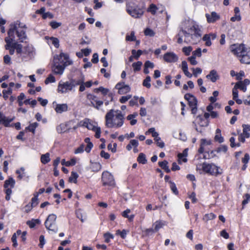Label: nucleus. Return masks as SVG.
<instances>
[{
  "label": "nucleus",
  "instance_id": "nucleus-29",
  "mask_svg": "<svg viewBox=\"0 0 250 250\" xmlns=\"http://www.w3.org/2000/svg\"><path fill=\"white\" fill-rule=\"evenodd\" d=\"M84 81V79L83 78L82 79H71L69 82L72 88L75 87L77 85H80Z\"/></svg>",
  "mask_w": 250,
  "mask_h": 250
},
{
  "label": "nucleus",
  "instance_id": "nucleus-46",
  "mask_svg": "<svg viewBox=\"0 0 250 250\" xmlns=\"http://www.w3.org/2000/svg\"><path fill=\"white\" fill-rule=\"evenodd\" d=\"M125 40L127 41H134L136 40V37L134 31H132L130 35H126Z\"/></svg>",
  "mask_w": 250,
  "mask_h": 250
},
{
  "label": "nucleus",
  "instance_id": "nucleus-7",
  "mask_svg": "<svg viewBox=\"0 0 250 250\" xmlns=\"http://www.w3.org/2000/svg\"><path fill=\"white\" fill-rule=\"evenodd\" d=\"M185 99L188 101V104L189 108L190 109L192 114L195 116L198 111V101L197 98L192 94L186 93L184 95Z\"/></svg>",
  "mask_w": 250,
  "mask_h": 250
},
{
  "label": "nucleus",
  "instance_id": "nucleus-13",
  "mask_svg": "<svg viewBox=\"0 0 250 250\" xmlns=\"http://www.w3.org/2000/svg\"><path fill=\"white\" fill-rule=\"evenodd\" d=\"M67 65V64L66 63H53L52 69L55 74L62 75Z\"/></svg>",
  "mask_w": 250,
  "mask_h": 250
},
{
  "label": "nucleus",
  "instance_id": "nucleus-10",
  "mask_svg": "<svg viewBox=\"0 0 250 250\" xmlns=\"http://www.w3.org/2000/svg\"><path fill=\"white\" fill-rule=\"evenodd\" d=\"M102 180L104 186H114L115 185L113 176L108 171H104L103 173Z\"/></svg>",
  "mask_w": 250,
  "mask_h": 250
},
{
  "label": "nucleus",
  "instance_id": "nucleus-27",
  "mask_svg": "<svg viewBox=\"0 0 250 250\" xmlns=\"http://www.w3.org/2000/svg\"><path fill=\"white\" fill-rule=\"evenodd\" d=\"M243 127V132L241 134L247 138H249L250 137V133L249 132L250 131V125H245L243 124L242 125Z\"/></svg>",
  "mask_w": 250,
  "mask_h": 250
},
{
  "label": "nucleus",
  "instance_id": "nucleus-9",
  "mask_svg": "<svg viewBox=\"0 0 250 250\" xmlns=\"http://www.w3.org/2000/svg\"><path fill=\"white\" fill-rule=\"evenodd\" d=\"M126 11L130 15L135 18H139L144 13L142 9L138 8L134 3L131 2L127 4Z\"/></svg>",
  "mask_w": 250,
  "mask_h": 250
},
{
  "label": "nucleus",
  "instance_id": "nucleus-53",
  "mask_svg": "<svg viewBox=\"0 0 250 250\" xmlns=\"http://www.w3.org/2000/svg\"><path fill=\"white\" fill-rule=\"evenodd\" d=\"M50 40L55 47L58 48L59 47V41L58 39L54 37H51L50 38Z\"/></svg>",
  "mask_w": 250,
  "mask_h": 250
},
{
  "label": "nucleus",
  "instance_id": "nucleus-45",
  "mask_svg": "<svg viewBox=\"0 0 250 250\" xmlns=\"http://www.w3.org/2000/svg\"><path fill=\"white\" fill-rule=\"evenodd\" d=\"M145 35L146 36L149 37H153L155 36V33L154 31L149 28H147L144 31Z\"/></svg>",
  "mask_w": 250,
  "mask_h": 250
},
{
  "label": "nucleus",
  "instance_id": "nucleus-12",
  "mask_svg": "<svg viewBox=\"0 0 250 250\" xmlns=\"http://www.w3.org/2000/svg\"><path fill=\"white\" fill-rule=\"evenodd\" d=\"M115 88L118 90V93L125 94L130 91V87L128 84H125L124 82H120L116 84Z\"/></svg>",
  "mask_w": 250,
  "mask_h": 250
},
{
  "label": "nucleus",
  "instance_id": "nucleus-48",
  "mask_svg": "<svg viewBox=\"0 0 250 250\" xmlns=\"http://www.w3.org/2000/svg\"><path fill=\"white\" fill-rule=\"evenodd\" d=\"M187 154L185 153L184 152L183 153H179L178 154V161L180 162V160H182L184 162H187V159L185 158L187 157ZM180 163V162H179Z\"/></svg>",
  "mask_w": 250,
  "mask_h": 250
},
{
  "label": "nucleus",
  "instance_id": "nucleus-63",
  "mask_svg": "<svg viewBox=\"0 0 250 250\" xmlns=\"http://www.w3.org/2000/svg\"><path fill=\"white\" fill-rule=\"evenodd\" d=\"M104 237L105 242L108 243L110 241V239L113 238V236L109 233H106L104 234Z\"/></svg>",
  "mask_w": 250,
  "mask_h": 250
},
{
  "label": "nucleus",
  "instance_id": "nucleus-4",
  "mask_svg": "<svg viewBox=\"0 0 250 250\" xmlns=\"http://www.w3.org/2000/svg\"><path fill=\"white\" fill-rule=\"evenodd\" d=\"M184 31L185 33L184 41L187 43H195L197 39H199L201 36V30L198 25L192 22Z\"/></svg>",
  "mask_w": 250,
  "mask_h": 250
},
{
  "label": "nucleus",
  "instance_id": "nucleus-64",
  "mask_svg": "<svg viewBox=\"0 0 250 250\" xmlns=\"http://www.w3.org/2000/svg\"><path fill=\"white\" fill-rule=\"evenodd\" d=\"M191 51L192 47L191 46L184 47L183 48V51L187 55H188Z\"/></svg>",
  "mask_w": 250,
  "mask_h": 250
},
{
  "label": "nucleus",
  "instance_id": "nucleus-54",
  "mask_svg": "<svg viewBox=\"0 0 250 250\" xmlns=\"http://www.w3.org/2000/svg\"><path fill=\"white\" fill-rule=\"evenodd\" d=\"M214 140L219 143H222L224 142V138L221 136V134H216L214 137Z\"/></svg>",
  "mask_w": 250,
  "mask_h": 250
},
{
  "label": "nucleus",
  "instance_id": "nucleus-20",
  "mask_svg": "<svg viewBox=\"0 0 250 250\" xmlns=\"http://www.w3.org/2000/svg\"><path fill=\"white\" fill-rule=\"evenodd\" d=\"M216 38L215 34H206L203 38V40L205 42V44L207 46H209L211 45V40H213Z\"/></svg>",
  "mask_w": 250,
  "mask_h": 250
},
{
  "label": "nucleus",
  "instance_id": "nucleus-40",
  "mask_svg": "<svg viewBox=\"0 0 250 250\" xmlns=\"http://www.w3.org/2000/svg\"><path fill=\"white\" fill-rule=\"evenodd\" d=\"M76 160L74 159H71L70 161H65L64 159L62 160L61 163L62 165H65L66 167H69L70 166H74L76 164Z\"/></svg>",
  "mask_w": 250,
  "mask_h": 250
},
{
  "label": "nucleus",
  "instance_id": "nucleus-6",
  "mask_svg": "<svg viewBox=\"0 0 250 250\" xmlns=\"http://www.w3.org/2000/svg\"><path fill=\"white\" fill-rule=\"evenodd\" d=\"M202 168L203 171L211 175L217 176L223 173L222 169L213 163H203Z\"/></svg>",
  "mask_w": 250,
  "mask_h": 250
},
{
  "label": "nucleus",
  "instance_id": "nucleus-23",
  "mask_svg": "<svg viewBox=\"0 0 250 250\" xmlns=\"http://www.w3.org/2000/svg\"><path fill=\"white\" fill-rule=\"evenodd\" d=\"M54 109L57 113L61 114L68 110V105L66 104H56Z\"/></svg>",
  "mask_w": 250,
  "mask_h": 250
},
{
  "label": "nucleus",
  "instance_id": "nucleus-3",
  "mask_svg": "<svg viewBox=\"0 0 250 250\" xmlns=\"http://www.w3.org/2000/svg\"><path fill=\"white\" fill-rule=\"evenodd\" d=\"M231 52L236 56L241 59V61L250 62V47L243 43L233 44L230 46Z\"/></svg>",
  "mask_w": 250,
  "mask_h": 250
},
{
  "label": "nucleus",
  "instance_id": "nucleus-2",
  "mask_svg": "<svg viewBox=\"0 0 250 250\" xmlns=\"http://www.w3.org/2000/svg\"><path fill=\"white\" fill-rule=\"evenodd\" d=\"M105 125L108 127H121L124 122V115L120 110L111 109L105 117Z\"/></svg>",
  "mask_w": 250,
  "mask_h": 250
},
{
  "label": "nucleus",
  "instance_id": "nucleus-49",
  "mask_svg": "<svg viewBox=\"0 0 250 250\" xmlns=\"http://www.w3.org/2000/svg\"><path fill=\"white\" fill-rule=\"evenodd\" d=\"M150 82V77L149 76H147L146 78L144 80L143 85L147 88H150L151 86Z\"/></svg>",
  "mask_w": 250,
  "mask_h": 250
},
{
  "label": "nucleus",
  "instance_id": "nucleus-35",
  "mask_svg": "<svg viewBox=\"0 0 250 250\" xmlns=\"http://www.w3.org/2000/svg\"><path fill=\"white\" fill-rule=\"evenodd\" d=\"M216 217V215L213 213H207L203 218V220L208 222L209 220H213Z\"/></svg>",
  "mask_w": 250,
  "mask_h": 250
},
{
  "label": "nucleus",
  "instance_id": "nucleus-18",
  "mask_svg": "<svg viewBox=\"0 0 250 250\" xmlns=\"http://www.w3.org/2000/svg\"><path fill=\"white\" fill-rule=\"evenodd\" d=\"M69 59V56L67 54L61 53L59 56H56L54 57V62H58L57 61H59L60 62H70Z\"/></svg>",
  "mask_w": 250,
  "mask_h": 250
},
{
  "label": "nucleus",
  "instance_id": "nucleus-55",
  "mask_svg": "<svg viewBox=\"0 0 250 250\" xmlns=\"http://www.w3.org/2000/svg\"><path fill=\"white\" fill-rule=\"evenodd\" d=\"M201 55V50L200 48H198L192 53V57L191 59L197 57H200Z\"/></svg>",
  "mask_w": 250,
  "mask_h": 250
},
{
  "label": "nucleus",
  "instance_id": "nucleus-43",
  "mask_svg": "<svg viewBox=\"0 0 250 250\" xmlns=\"http://www.w3.org/2000/svg\"><path fill=\"white\" fill-rule=\"evenodd\" d=\"M101 72L104 74V77L106 78H109L110 77V70L109 68L105 69L104 68L101 69Z\"/></svg>",
  "mask_w": 250,
  "mask_h": 250
},
{
  "label": "nucleus",
  "instance_id": "nucleus-1",
  "mask_svg": "<svg viewBox=\"0 0 250 250\" xmlns=\"http://www.w3.org/2000/svg\"><path fill=\"white\" fill-rule=\"evenodd\" d=\"M26 28V25L19 21L11 23L8 31V38L15 41L16 38L15 35H16L18 38V40L20 42H23L27 39L25 30Z\"/></svg>",
  "mask_w": 250,
  "mask_h": 250
},
{
  "label": "nucleus",
  "instance_id": "nucleus-41",
  "mask_svg": "<svg viewBox=\"0 0 250 250\" xmlns=\"http://www.w3.org/2000/svg\"><path fill=\"white\" fill-rule=\"evenodd\" d=\"M40 223V221L39 219H32L31 220L28 221L26 223L30 228H33L36 224H39Z\"/></svg>",
  "mask_w": 250,
  "mask_h": 250
},
{
  "label": "nucleus",
  "instance_id": "nucleus-58",
  "mask_svg": "<svg viewBox=\"0 0 250 250\" xmlns=\"http://www.w3.org/2000/svg\"><path fill=\"white\" fill-rule=\"evenodd\" d=\"M38 194L34 195V197L32 198V203L31 206L33 207L37 206L38 204Z\"/></svg>",
  "mask_w": 250,
  "mask_h": 250
},
{
  "label": "nucleus",
  "instance_id": "nucleus-16",
  "mask_svg": "<svg viewBox=\"0 0 250 250\" xmlns=\"http://www.w3.org/2000/svg\"><path fill=\"white\" fill-rule=\"evenodd\" d=\"M5 41L6 43L5 47V49L9 51V53L11 55H13L15 52V47L13 44V40L10 39L8 37L5 38Z\"/></svg>",
  "mask_w": 250,
  "mask_h": 250
},
{
  "label": "nucleus",
  "instance_id": "nucleus-22",
  "mask_svg": "<svg viewBox=\"0 0 250 250\" xmlns=\"http://www.w3.org/2000/svg\"><path fill=\"white\" fill-rule=\"evenodd\" d=\"M196 122L201 126H207L209 124V120H206L202 117V114H199L196 117Z\"/></svg>",
  "mask_w": 250,
  "mask_h": 250
},
{
  "label": "nucleus",
  "instance_id": "nucleus-24",
  "mask_svg": "<svg viewBox=\"0 0 250 250\" xmlns=\"http://www.w3.org/2000/svg\"><path fill=\"white\" fill-rule=\"evenodd\" d=\"M206 77L213 83H215L219 79V76L215 70H211L209 73L207 75Z\"/></svg>",
  "mask_w": 250,
  "mask_h": 250
},
{
  "label": "nucleus",
  "instance_id": "nucleus-42",
  "mask_svg": "<svg viewBox=\"0 0 250 250\" xmlns=\"http://www.w3.org/2000/svg\"><path fill=\"white\" fill-rule=\"evenodd\" d=\"M137 160L140 163H142L143 164H145L146 162V156L144 154L142 153H140L138 157Z\"/></svg>",
  "mask_w": 250,
  "mask_h": 250
},
{
  "label": "nucleus",
  "instance_id": "nucleus-51",
  "mask_svg": "<svg viewBox=\"0 0 250 250\" xmlns=\"http://www.w3.org/2000/svg\"><path fill=\"white\" fill-rule=\"evenodd\" d=\"M2 93L3 98L5 100H6L8 97V95L12 94V90L11 88H9L7 90H3Z\"/></svg>",
  "mask_w": 250,
  "mask_h": 250
},
{
  "label": "nucleus",
  "instance_id": "nucleus-15",
  "mask_svg": "<svg viewBox=\"0 0 250 250\" xmlns=\"http://www.w3.org/2000/svg\"><path fill=\"white\" fill-rule=\"evenodd\" d=\"M212 144V141L210 139H201L200 140V147L198 152L200 154H203L205 152V147L206 146H210Z\"/></svg>",
  "mask_w": 250,
  "mask_h": 250
},
{
  "label": "nucleus",
  "instance_id": "nucleus-25",
  "mask_svg": "<svg viewBox=\"0 0 250 250\" xmlns=\"http://www.w3.org/2000/svg\"><path fill=\"white\" fill-rule=\"evenodd\" d=\"M159 14L162 15V16H160V18H165L167 20L169 19V17L167 15V12L165 11V7L161 4H157V15Z\"/></svg>",
  "mask_w": 250,
  "mask_h": 250
},
{
  "label": "nucleus",
  "instance_id": "nucleus-60",
  "mask_svg": "<svg viewBox=\"0 0 250 250\" xmlns=\"http://www.w3.org/2000/svg\"><path fill=\"white\" fill-rule=\"evenodd\" d=\"M245 73L243 71H240L239 73H236V79L239 81H241L242 78L244 77Z\"/></svg>",
  "mask_w": 250,
  "mask_h": 250
},
{
  "label": "nucleus",
  "instance_id": "nucleus-21",
  "mask_svg": "<svg viewBox=\"0 0 250 250\" xmlns=\"http://www.w3.org/2000/svg\"><path fill=\"white\" fill-rule=\"evenodd\" d=\"M206 17L209 23L214 22L219 19V16L215 12H212L210 14H206Z\"/></svg>",
  "mask_w": 250,
  "mask_h": 250
},
{
  "label": "nucleus",
  "instance_id": "nucleus-5",
  "mask_svg": "<svg viewBox=\"0 0 250 250\" xmlns=\"http://www.w3.org/2000/svg\"><path fill=\"white\" fill-rule=\"evenodd\" d=\"M79 125L94 131L95 132V136L96 138L100 137L101 133V128L97 125V123L93 122L90 119L88 118L84 119L80 122Z\"/></svg>",
  "mask_w": 250,
  "mask_h": 250
},
{
  "label": "nucleus",
  "instance_id": "nucleus-50",
  "mask_svg": "<svg viewBox=\"0 0 250 250\" xmlns=\"http://www.w3.org/2000/svg\"><path fill=\"white\" fill-rule=\"evenodd\" d=\"M56 81L55 77L51 74H50L45 80V83L48 84L49 83H55Z\"/></svg>",
  "mask_w": 250,
  "mask_h": 250
},
{
  "label": "nucleus",
  "instance_id": "nucleus-19",
  "mask_svg": "<svg viewBox=\"0 0 250 250\" xmlns=\"http://www.w3.org/2000/svg\"><path fill=\"white\" fill-rule=\"evenodd\" d=\"M164 59L168 62H173L178 61L177 56L173 53H167L164 56Z\"/></svg>",
  "mask_w": 250,
  "mask_h": 250
},
{
  "label": "nucleus",
  "instance_id": "nucleus-14",
  "mask_svg": "<svg viewBox=\"0 0 250 250\" xmlns=\"http://www.w3.org/2000/svg\"><path fill=\"white\" fill-rule=\"evenodd\" d=\"M250 83V81L248 79H246L244 81H240L237 82L235 83L234 87H235V88L237 89H239L242 90L243 92H245L247 90V85H249Z\"/></svg>",
  "mask_w": 250,
  "mask_h": 250
},
{
  "label": "nucleus",
  "instance_id": "nucleus-62",
  "mask_svg": "<svg viewBox=\"0 0 250 250\" xmlns=\"http://www.w3.org/2000/svg\"><path fill=\"white\" fill-rule=\"evenodd\" d=\"M131 97L130 95H128L125 96H122L121 98L120 99V102L121 103H125L129 99H130Z\"/></svg>",
  "mask_w": 250,
  "mask_h": 250
},
{
  "label": "nucleus",
  "instance_id": "nucleus-39",
  "mask_svg": "<svg viewBox=\"0 0 250 250\" xmlns=\"http://www.w3.org/2000/svg\"><path fill=\"white\" fill-rule=\"evenodd\" d=\"M39 125L38 123L35 122L31 124L29 126L25 128V129L28 130L29 131L32 132L33 134L35 133V129Z\"/></svg>",
  "mask_w": 250,
  "mask_h": 250
},
{
  "label": "nucleus",
  "instance_id": "nucleus-56",
  "mask_svg": "<svg viewBox=\"0 0 250 250\" xmlns=\"http://www.w3.org/2000/svg\"><path fill=\"white\" fill-rule=\"evenodd\" d=\"M77 217L81 220L82 222H84L86 219V215H83L82 213L80 212H77Z\"/></svg>",
  "mask_w": 250,
  "mask_h": 250
},
{
  "label": "nucleus",
  "instance_id": "nucleus-52",
  "mask_svg": "<svg viewBox=\"0 0 250 250\" xmlns=\"http://www.w3.org/2000/svg\"><path fill=\"white\" fill-rule=\"evenodd\" d=\"M95 104L93 102H91V104L92 106H93L95 108H96L97 109H99V107L101 106L103 104V102L102 101H95Z\"/></svg>",
  "mask_w": 250,
  "mask_h": 250
},
{
  "label": "nucleus",
  "instance_id": "nucleus-8",
  "mask_svg": "<svg viewBox=\"0 0 250 250\" xmlns=\"http://www.w3.org/2000/svg\"><path fill=\"white\" fill-rule=\"evenodd\" d=\"M56 219L57 216L54 214H51L48 215L44 223L46 228L54 233L58 231V227L56 222Z\"/></svg>",
  "mask_w": 250,
  "mask_h": 250
},
{
  "label": "nucleus",
  "instance_id": "nucleus-33",
  "mask_svg": "<svg viewBox=\"0 0 250 250\" xmlns=\"http://www.w3.org/2000/svg\"><path fill=\"white\" fill-rule=\"evenodd\" d=\"M216 151V150H211L210 152L209 151H205L204 153L203 158L205 159H209L212 158H213L215 156V152Z\"/></svg>",
  "mask_w": 250,
  "mask_h": 250
},
{
  "label": "nucleus",
  "instance_id": "nucleus-17",
  "mask_svg": "<svg viewBox=\"0 0 250 250\" xmlns=\"http://www.w3.org/2000/svg\"><path fill=\"white\" fill-rule=\"evenodd\" d=\"M14 119V118H10L6 117L2 113L0 112V124H2L6 127H8L9 126L10 123Z\"/></svg>",
  "mask_w": 250,
  "mask_h": 250
},
{
  "label": "nucleus",
  "instance_id": "nucleus-38",
  "mask_svg": "<svg viewBox=\"0 0 250 250\" xmlns=\"http://www.w3.org/2000/svg\"><path fill=\"white\" fill-rule=\"evenodd\" d=\"M13 44L15 50H16V52L18 54H21L22 51V45L16 42V41H13Z\"/></svg>",
  "mask_w": 250,
  "mask_h": 250
},
{
  "label": "nucleus",
  "instance_id": "nucleus-26",
  "mask_svg": "<svg viewBox=\"0 0 250 250\" xmlns=\"http://www.w3.org/2000/svg\"><path fill=\"white\" fill-rule=\"evenodd\" d=\"M69 130L67 124H61L56 127V130L59 133H62Z\"/></svg>",
  "mask_w": 250,
  "mask_h": 250
},
{
  "label": "nucleus",
  "instance_id": "nucleus-31",
  "mask_svg": "<svg viewBox=\"0 0 250 250\" xmlns=\"http://www.w3.org/2000/svg\"><path fill=\"white\" fill-rule=\"evenodd\" d=\"M15 184V181L13 179V178H9L8 180H6L5 181L4 184V187L5 188H7L10 186L11 188H13L14 187Z\"/></svg>",
  "mask_w": 250,
  "mask_h": 250
},
{
  "label": "nucleus",
  "instance_id": "nucleus-61",
  "mask_svg": "<svg viewBox=\"0 0 250 250\" xmlns=\"http://www.w3.org/2000/svg\"><path fill=\"white\" fill-rule=\"evenodd\" d=\"M156 6L154 4H151L150 7L148 8V12H151L153 15L155 14L156 12Z\"/></svg>",
  "mask_w": 250,
  "mask_h": 250
},
{
  "label": "nucleus",
  "instance_id": "nucleus-37",
  "mask_svg": "<svg viewBox=\"0 0 250 250\" xmlns=\"http://www.w3.org/2000/svg\"><path fill=\"white\" fill-rule=\"evenodd\" d=\"M182 68L186 76L188 78L192 77V74L188 71V63H182Z\"/></svg>",
  "mask_w": 250,
  "mask_h": 250
},
{
  "label": "nucleus",
  "instance_id": "nucleus-32",
  "mask_svg": "<svg viewBox=\"0 0 250 250\" xmlns=\"http://www.w3.org/2000/svg\"><path fill=\"white\" fill-rule=\"evenodd\" d=\"M79 177L78 173L75 171H72L71 175L69 178V182L70 183H74L75 184L77 182V179Z\"/></svg>",
  "mask_w": 250,
  "mask_h": 250
},
{
  "label": "nucleus",
  "instance_id": "nucleus-11",
  "mask_svg": "<svg viewBox=\"0 0 250 250\" xmlns=\"http://www.w3.org/2000/svg\"><path fill=\"white\" fill-rule=\"evenodd\" d=\"M72 89L69 82H62L61 81L58 84V92L61 93H65Z\"/></svg>",
  "mask_w": 250,
  "mask_h": 250
},
{
  "label": "nucleus",
  "instance_id": "nucleus-28",
  "mask_svg": "<svg viewBox=\"0 0 250 250\" xmlns=\"http://www.w3.org/2000/svg\"><path fill=\"white\" fill-rule=\"evenodd\" d=\"M158 165L167 173H169L170 172V169L168 166V162L167 161L164 160L162 162H159Z\"/></svg>",
  "mask_w": 250,
  "mask_h": 250
},
{
  "label": "nucleus",
  "instance_id": "nucleus-36",
  "mask_svg": "<svg viewBox=\"0 0 250 250\" xmlns=\"http://www.w3.org/2000/svg\"><path fill=\"white\" fill-rule=\"evenodd\" d=\"M49 156L50 154L48 153H46L45 154L42 155L41 158V161L42 163L43 164L48 163L50 161Z\"/></svg>",
  "mask_w": 250,
  "mask_h": 250
},
{
  "label": "nucleus",
  "instance_id": "nucleus-30",
  "mask_svg": "<svg viewBox=\"0 0 250 250\" xmlns=\"http://www.w3.org/2000/svg\"><path fill=\"white\" fill-rule=\"evenodd\" d=\"M142 52L141 50H139L137 51H136L135 50H132V56L129 57V61H133V59L135 58L137 60L140 56L141 55Z\"/></svg>",
  "mask_w": 250,
  "mask_h": 250
},
{
  "label": "nucleus",
  "instance_id": "nucleus-34",
  "mask_svg": "<svg viewBox=\"0 0 250 250\" xmlns=\"http://www.w3.org/2000/svg\"><path fill=\"white\" fill-rule=\"evenodd\" d=\"M169 184H170V188L172 193L176 195H178L179 194V191L176 187V184L172 181H169Z\"/></svg>",
  "mask_w": 250,
  "mask_h": 250
},
{
  "label": "nucleus",
  "instance_id": "nucleus-59",
  "mask_svg": "<svg viewBox=\"0 0 250 250\" xmlns=\"http://www.w3.org/2000/svg\"><path fill=\"white\" fill-rule=\"evenodd\" d=\"M164 142L161 140V138L158 137V134L157 133V146L162 148L165 146Z\"/></svg>",
  "mask_w": 250,
  "mask_h": 250
},
{
  "label": "nucleus",
  "instance_id": "nucleus-57",
  "mask_svg": "<svg viewBox=\"0 0 250 250\" xmlns=\"http://www.w3.org/2000/svg\"><path fill=\"white\" fill-rule=\"evenodd\" d=\"M61 22H58L55 21H52L50 22V25L52 27L53 29H56L59 26L61 25Z\"/></svg>",
  "mask_w": 250,
  "mask_h": 250
},
{
  "label": "nucleus",
  "instance_id": "nucleus-47",
  "mask_svg": "<svg viewBox=\"0 0 250 250\" xmlns=\"http://www.w3.org/2000/svg\"><path fill=\"white\" fill-rule=\"evenodd\" d=\"M228 150V146L226 145H221L217 147L216 151L217 153L223 152L226 153Z\"/></svg>",
  "mask_w": 250,
  "mask_h": 250
},
{
  "label": "nucleus",
  "instance_id": "nucleus-44",
  "mask_svg": "<svg viewBox=\"0 0 250 250\" xmlns=\"http://www.w3.org/2000/svg\"><path fill=\"white\" fill-rule=\"evenodd\" d=\"M185 33L184 32V30L180 31L178 35V40L177 42L179 43H182L183 42V37L184 36L185 37Z\"/></svg>",
  "mask_w": 250,
  "mask_h": 250
}]
</instances>
